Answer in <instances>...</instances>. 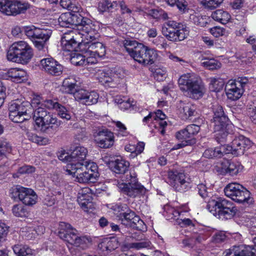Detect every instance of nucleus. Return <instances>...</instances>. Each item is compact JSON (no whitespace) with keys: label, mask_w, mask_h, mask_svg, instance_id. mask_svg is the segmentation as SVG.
<instances>
[{"label":"nucleus","mask_w":256,"mask_h":256,"mask_svg":"<svg viewBox=\"0 0 256 256\" xmlns=\"http://www.w3.org/2000/svg\"><path fill=\"white\" fill-rule=\"evenodd\" d=\"M58 116L66 120H70L71 118V115L70 112L67 110L65 106L60 104L56 109Z\"/></svg>","instance_id":"obj_47"},{"label":"nucleus","mask_w":256,"mask_h":256,"mask_svg":"<svg viewBox=\"0 0 256 256\" xmlns=\"http://www.w3.org/2000/svg\"><path fill=\"white\" fill-rule=\"evenodd\" d=\"M32 114L40 130L49 135L53 136L61 124V122L56 116L42 106L32 110Z\"/></svg>","instance_id":"obj_3"},{"label":"nucleus","mask_w":256,"mask_h":256,"mask_svg":"<svg viewBox=\"0 0 256 256\" xmlns=\"http://www.w3.org/2000/svg\"><path fill=\"white\" fill-rule=\"evenodd\" d=\"M206 208L214 215L218 214L220 218L226 220L232 218L238 211L231 201L221 197L210 199L208 202Z\"/></svg>","instance_id":"obj_6"},{"label":"nucleus","mask_w":256,"mask_h":256,"mask_svg":"<svg viewBox=\"0 0 256 256\" xmlns=\"http://www.w3.org/2000/svg\"><path fill=\"white\" fill-rule=\"evenodd\" d=\"M227 239V236L224 232H216L212 237V242L216 244L224 242Z\"/></svg>","instance_id":"obj_50"},{"label":"nucleus","mask_w":256,"mask_h":256,"mask_svg":"<svg viewBox=\"0 0 256 256\" xmlns=\"http://www.w3.org/2000/svg\"><path fill=\"white\" fill-rule=\"evenodd\" d=\"M252 146V142L248 138L240 136L236 137L231 142L230 146H226L228 154L231 153L236 156L242 155Z\"/></svg>","instance_id":"obj_17"},{"label":"nucleus","mask_w":256,"mask_h":256,"mask_svg":"<svg viewBox=\"0 0 256 256\" xmlns=\"http://www.w3.org/2000/svg\"><path fill=\"white\" fill-rule=\"evenodd\" d=\"M252 102L248 108V114L252 122L256 124V100H254Z\"/></svg>","instance_id":"obj_57"},{"label":"nucleus","mask_w":256,"mask_h":256,"mask_svg":"<svg viewBox=\"0 0 256 256\" xmlns=\"http://www.w3.org/2000/svg\"><path fill=\"white\" fill-rule=\"evenodd\" d=\"M124 46L130 56L144 66L153 64L158 57L157 52L136 40H124Z\"/></svg>","instance_id":"obj_1"},{"label":"nucleus","mask_w":256,"mask_h":256,"mask_svg":"<svg viewBox=\"0 0 256 256\" xmlns=\"http://www.w3.org/2000/svg\"><path fill=\"white\" fill-rule=\"evenodd\" d=\"M82 26H80L78 34L80 35V38L84 42L86 40H94L99 37L98 31L100 26L97 22H93L90 20L85 19Z\"/></svg>","instance_id":"obj_16"},{"label":"nucleus","mask_w":256,"mask_h":256,"mask_svg":"<svg viewBox=\"0 0 256 256\" xmlns=\"http://www.w3.org/2000/svg\"><path fill=\"white\" fill-rule=\"evenodd\" d=\"M85 19H88V18L82 16L79 14H72V26H76L78 27L77 30H78L80 26H82L84 23V22L86 21Z\"/></svg>","instance_id":"obj_45"},{"label":"nucleus","mask_w":256,"mask_h":256,"mask_svg":"<svg viewBox=\"0 0 256 256\" xmlns=\"http://www.w3.org/2000/svg\"><path fill=\"white\" fill-rule=\"evenodd\" d=\"M86 97L84 104L90 106L95 104L98 102L99 95L94 91L88 92Z\"/></svg>","instance_id":"obj_44"},{"label":"nucleus","mask_w":256,"mask_h":256,"mask_svg":"<svg viewBox=\"0 0 256 256\" xmlns=\"http://www.w3.org/2000/svg\"><path fill=\"white\" fill-rule=\"evenodd\" d=\"M174 6H176L180 11L185 12L188 10V3L186 0H176Z\"/></svg>","instance_id":"obj_64"},{"label":"nucleus","mask_w":256,"mask_h":256,"mask_svg":"<svg viewBox=\"0 0 256 256\" xmlns=\"http://www.w3.org/2000/svg\"><path fill=\"white\" fill-rule=\"evenodd\" d=\"M107 158H104L106 163L108 164L112 171L118 174H124L128 170L130 164L122 158H118L114 160H107Z\"/></svg>","instance_id":"obj_26"},{"label":"nucleus","mask_w":256,"mask_h":256,"mask_svg":"<svg viewBox=\"0 0 256 256\" xmlns=\"http://www.w3.org/2000/svg\"><path fill=\"white\" fill-rule=\"evenodd\" d=\"M67 164L64 170L67 174L76 176L80 183L94 182L98 176L97 164L91 162L84 164Z\"/></svg>","instance_id":"obj_2"},{"label":"nucleus","mask_w":256,"mask_h":256,"mask_svg":"<svg viewBox=\"0 0 256 256\" xmlns=\"http://www.w3.org/2000/svg\"><path fill=\"white\" fill-rule=\"evenodd\" d=\"M101 244L103 248V250H106L108 251H112L118 247V243L116 240L111 239L106 242H103Z\"/></svg>","instance_id":"obj_49"},{"label":"nucleus","mask_w":256,"mask_h":256,"mask_svg":"<svg viewBox=\"0 0 256 256\" xmlns=\"http://www.w3.org/2000/svg\"><path fill=\"white\" fill-rule=\"evenodd\" d=\"M32 110L28 102L16 100L11 102L8 106L9 118L14 122H22L31 117Z\"/></svg>","instance_id":"obj_8"},{"label":"nucleus","mask_w":256,"mask_h":256,"mask_svg":"<svg viewBox=\"0 0 256 256\" xmlns=\"http://www.w3.org/2000/svg\"><path fill=\"white\" fill-rule=\"evenodd\" d=\"M7 75L12 82L16 83H20L27 79L26 72L20 68H11L8 72Z\"/></svg>","instance_id":"obj_27"},{"label":"nucleus","mask_w":256,"mask_h":256,"mask_svg":"<svg viewBox=\"0 0 256 256\" xmlns=\"http://www.w3.org/2000/svg\"><path fill=\"white\" fill-rule=\"evenodd\" d=\"M243 168L239 162L230 161L227 174L231 176H236L242 171Z\"/></svg>","instance_id":"obj_36"},{"label":"nucleus","mask_w":256,"mask_h":256,"mask_svg":"<svg viewBox=\"0 0 256 256\" xmlns=\"http://www.w3.org/2000/svg\"><path fill=\"white\" fill-rule=\"evenodd\" d=\"M12 249L18 256H34L32 250L26 246L15 244Z\"/></svg>","instance_id":"obj_33"},{"label":"nucleus","mask_w":256,"mask_h":256,"mask_svg":"<svg viewBox=\"0 0 256 256\" xmlns=\"http://www.w3.org/2000/svg\"><path fill=\"white\" fill-rule=\"evenodd\" d=\"M120 78V77L118 74L111 71L102 84L106 86L114 88L119 84Z\"/></svg>","instance_id":"obj_34"},{"label":"nucleus","mask_w":256,"mask_h":256,"mask_svg":"<svg viewBox=\"0 0 256 256\" xmlns=\"http://www.w3.org/2000/svg\"><path fill=\"white\" fill-rule=\"evenodd\" d=\"M162 32L168 40L172 42L182 41L187 38L188 34L186 26L180 22L170 20L164 24Z\"/></svg>","instance_id":"obj_10"},{"label":"nucleus","mask_w":256,"mask_h":256,"mask_svg":"<svg viewBox=\"0 0 256 256\" xmlns=\"http://www.w3.org/2000/svg\"><path fill=\"white\" fill-rule=\"evenodd\" d=\"M110 72L111 71L106 69L98 70L96 75L97 78L98 80L102 84L106 80V78H107L108 76L110 75Z\"/></svg>","instance_id":"obj_56"},{"label":"nucleus","mask_w":256,"mask_h":256,"mask_svg":"<svg viewBox=\"0 0 256 256\" xmlns=\"http://www.w3.org/2000/svg\"><path fill=\"white\" fill-rule=\"evenodd\" d=\"M113 133L107 130L98 132L95 136V141L98 146L104 148H109L114 142Z\"/></svg>","instance_id":"obj_24"},{"label":"nucleus","mask_w":256,"mask_h":256,"mask_svg":"<svg viewBox=\"0 0 256 256\" xmlns=\"http://www.w3.org/2000/svg\"><path fill=\"white\" fill-rule=\"evenodd\" d=\"M224 256H256V249L244 245L234 246L224 252Z\"/></svg>","instance_id":"obj_23"},{"label":"nucleus","mask_w":256,"mask_h":256,"mask_svg":"<svg viewBox=\"0 0 256 256\" xmlns=\"http://www.w3.org/2000/svg\"><path fill=\"white\" fill-rule=\"evenodd\" d=\"M61 46L64 51H76L79 47L82 52L84 40L80 38V35L76 30H70L64 34L61 39Z\"/></svg>","instance_id":"obj_13"},{"label":"nucleus","mask_w":256,"mask_h":256,"mask_svg":"<svg viewBox=\"0 0 256 256\" xmlns=\"http://www.w3.org/2000/svg\"><path fill=\"white\" fill-rule=\"evenodd\" d=\"M28 137L29 140L32 142L42 146L46 145L50 143V141L48 138L38 136L35 134H30Z\"/></svg>","instance_id":"obj_40"},{"label":"nucleus","mask_w":256,"mask_h":256,"mask_svg":"<svg viewBox=\"0 0 256 256\" xmlns=\"http://www.w3.org/2000/svg\"><path fill=\"white\" fill-rule=\"evenodd\" d=\"M38 28L32 26V27H26L25 28V34L30 38H34L35 40L36 34H38L37 32Z\"/></svg>","instance_id":"obj_60"},{"label":"nucleus","mask_w":256,"mask_h":256,"mask_svg":"<svg viewBox=\"0 0 256 256\" xmlns=\"http://www.w3.org/2000/svg\"><path fill=\"white\" fill-rule=\"evenodd\" d=\"M225 195L237 203L252 204L254 200L251 194L246 188L238 183H230L224 189Z\"/></svg>","instance_id":"obj_11"},{"label":"nucleus","mask_w":256,"mask_h":256,"mask_svg":"<svg viewBox=\"0 0 256 256\" xmlns=\"http://www.w3.org/2000/svg\"><path fill=\"white\" fill-rule=\"evenodd\" d=\"M202 60H204L202 63V66L209 70H217L221 67L220 62L214 58L208 59L204 58Z\"/></svg>","instance_id":"obj_39"},{"label":"nucleus","mask_w":256,"mask_h":256,"mask_svg":"<svg viewBox=\"0 0 256 256\" xmlns=\"http://www.w3.org/2000/svg\"><path fill=\"white\" fill-rule=\"evenodd\" d=\"M34 56L32 47L24 41L14 42L9 48L7 58L10 61L23 64H28Z\"/></svg>","instance_id":"obj_5"},{"label":"nucleus","mask_w":256,"mask_h":256,"mask_svg":"<svg viewBox=\"0 0 256 256\" xmlns=\"http://www.w3.org/2000/svg\"><path fill=\"white\" fill-rule=\"evenodd\" d=\"M86 56L80 54L74 53L70 58V62L72 64L77 66L86 64Z\"/></svg>","instance_id":"obj_42"},{"label":"nucleus","mask_w":256,"mask_h":256,"mask_svg":"<svg viewBox=\"0 0 256 256\" xmlns=\"http://www.w3.org/2000/svg\"><path fill=\"white\" fill-rule=\"evenodd\" d=\"M224 0H202V4L205 7L210 9H214L217 8Z\"/></svg>","instance_id":"obj_54"},{"label":"nucleus","mask_w":256,"mask_h":256,"mask_svg":"<svg viewBox=\"0 0 256 256\" xmlns=\"http://www.w3.org/2000/svg\"><path fill=\"white\" fill-rule=\"evenodd\" d=\"M117 6V1H114L112 2L108 0H103L102 2L98 4V10L100 11L104 12L116 8Z\"/></svg>","instance_id":"obj_37"},{"label":"nucleus","mask_w":256,"mask_h":256,"mask_svg":"<svg viewBox=\"0 0 256 256\" xmlns=\"http://www.w3.org/2000/svg\"><path fill=\"white\" fill-rule=\"evenodd\" d=\"M196 190L198 192L199 195L203 198H206L208 196V188L206 186L205 182L204 183L202 182L198 184Z\"/></svg>","instance_id":"obj_55"},{"label":"nucleus","mask_w":256,"mask_h":256,"mask_svg":"<svg viewBox=\"0 0 256 256\" xmlns=\"http://www.w3.org/2000/svg\"><path fill=\"white\" fill-rule=\"evenodd\" d=\"M196 107L190 103L184 104L180 110L182 117L184 120H186L196 114Z\"/></svg>","instance_id":"obj_31"},{"label":"nucleus","mask_w":256,"mask_h":256,"mask_svg":"<svg viewBox=\"0 0 256 256\" xmlns=\"http://www.w3.org/2000/svg\"><path fill=\"white\" fill-rule=\"evenodd\" d=\"M30 4L16 0H0V12L6 15L16 16L24 13Z\"/></svg>","instance_id":"obj_15"},{"label":"nucleus","mask_w":256,"mask_h":256,"mask_svg":"<svg viewBox=\"0 0 256 256\" xmlns=\"http://www.w3.org/2000/svg\"><path fill=\"white\" fill-rule=\"evenodd\" d=\"M88 150L84 146H78L75 148L70 154H62L60 156L59 158L62 160H66L68 162L67 164H84L85 158L87 155Z\"/></svg>","instance_id":"obj_19"},{"label":"nucleus","mask_w":256,"mask_h":256,"mask_svg":"<svg viewBox=\"0 0 256 256\" xmlns=\"http://www.w3.org/2000/svg\"><path fill=\"white\" fill-rule=\"evenodd\" d=\"M90 190V188H86L82 190V192H78V202L83 210L86 208L87 202L92 201V197L88 194Z\"/></svg>","instance_id":"obj_32"},{"label":"nucleus","mask_w":256,"mask_h":256,"mask_svg":"<svg viewBox=\"0 0 256 256\" xmlns=\"http://www.w3.org/2000/svg\"><path fill=\"white\" fill-rule=\"evenodd\" d=\"M37 32L38 34H36L35 40H48L51 35L52 32L50 30H42L38 28Z\"/></svg>","instance_id":"obj_48"},{"label":"nucleus","mask_w":256,"mask_h":256,"mask_svg":"<svg viewBox=\"0 0 256 256\" xmlns=\"http://www.w3.org/2000/svg\"><path fill=\"white\" fill-rule=\"evenodd\" d=\"M76 80L74 76L66 78L62 82L61 90L67 94H74L76 91Z\"/></svg>","instance_id":"obj_28"},{"label":"nucleus","mask_w":256,"mask_h":256,"mask_svg":"<svg viewBox=\"0 0 256 256\" xmlns=\"http://www.w3.org/2000/svg\"><path fill=\"white\" fill-rule=\"evenodd\" d=\"M126 183L120 184L122 192L132 198L140 197L146 192V188L138 182L136 174L134 172H130L126 176Z\"/></svg>","instance_id":"obj_12"},{"label":"nucleus","mask_w":256,"mask_h":256,"mask_svg":"<svg viewBox=\"0 0 256 256\" xmlns=\"http://www.w3.org/2000/svg\"><path fill=\"white\" fill-rule=\"evenodd\" d=\"M230 161L227 160H223L220 164L219 166H217V171L222 175H226L228 174V166Z\"/></svg>","instance_id":"obj_51"},{"label":"nucleus","mask_w":256,"mask_h":256,"mask_svg":"<svg viewBox=\"0 0 256 256\" xmlns=\"http://www.w3.org/2000/svg\"><path fill=\"white\" fill-rule=\"evenodd\" d=\"M58 106H60V104L58 102L52 100H46L41 104L42 107L44 106L48 109H54L55 110H56Z\"/></svg>","instance_id":"obj_61"},{"label":"nucleus","mask_w":256,"mask_h":256,"mask_svg":"<svg viewBox=\"0 0 256 256\" xmlns=\"http://www.w3.org/2000/svg\"><path fill=\"white\" fill-rule=\"evenodd\" d=\"M58 236L68 244L83 249L88 248L91 242L90 238L86 236H79L76 228L64 222H60L59 224Z\"/></svg>","instance_id":"obj_4"},{"label":"nucleus","mask_w":256,"mask_h":256,"mask_svg":"<svg viewBox=\"0 0 256 256\" xmlns=\"http://www.w3.org/2000/svg\"><path fill=\"white\" fill-rule=\"evenodd\" d=\"M120 218L122 223L126 226L140 231L146 229V226L144 222L139 216L136 215L134 212L130 210L120 213Z\"/></svg>","instance_id":"obj_18"},{"label":"nucleus","mask_w":256,"mask_h":256,"mask_svg":"<svg viewBox=\"0 0 256 256\" xmlns=\"http://www.w3.org/2000/svg\"><path fill=\"white\" fill-rule=\"evenodd\" d=\"M152 247V243L148 240H144V241L130 244V248L136 250H140L142 248H151Z\"/></svg>","instance_id":"obj_43"},{"label":"nucleus","mask_w":256,"mask_h":256,"mask_svg":"<svg viewBox=\"0 0 256 256\" xmlns=\"http://www.w3.org/2000/svg\"><path fill=\"white\" fill-rule=\"evenodd\" d=\"M210 32L214 37L218 38L224 34L225 29L219 26H216L212 28L210 30Z\"/></svg>","instance_id":"obj_63"},{"label":"nucleus","mask_w":256,"mask_h":256,"mask_svg":"<svg viewBox=\"0 0 256 256\" xmlns=\"http://www.w3.org/2000/svg\"><path fill=\"white\" fill-rule=\"evenodd\" d=\"M10 191L12 198L14 200L18 198L26 206H32L37 202L38 196L34 190L31 188L16 186L12 188Z\"/></svg>","instance_id":"obj_14"},{"label":"nucleus","mask_w":256,"mask_h":256,"mask_svg":"<svg viewBox=\"0 0 256 256\" xmlns=\"http://www.w3.org/2000/svg\"><path fill=\"white\" fill-rule=\"evenodd\" d=\"M154 76L156 80L160 82L162 81L167 76L166 68H156L154 72Z\"/></svg>","instance_id":"obj_52"},{"label":"nucleus","mask_w":256,"mask_h":256,"mask_svg":"<svg viewBox=\"0 0 256 256\" xmlns=\"http://www.w3.org/2000/svg\"><path fill=\"white\" fill-rule=\"evenodd\" d=\"M228 150H226V146L222 145L219 148L206 149L204 152L203 156L208 158H220L224 154H228Z\"/></svg>","instance_id":"obj_29"},{"label":"nucleus","mask_w":256,"mask_h":256,"mask_svg":"<svg viewBox=\"0 0 256 256\" xmlns=\"http://www.w3.org/2000/svg\"><path fill=\"white\" fill-rule=\"evenodd\" d=\"M213 111L214 116L211 120V124L216 133V139L218 143H224L228 134L226 130L228 118L220 105L214 106Z\"/></svg>","instance_id":"obj_7"},{"label":"nucleus","mask_w":256,"mask_h":256,"mask_svg":"<svg viewBox=\"0 0 256 256\" xmlns=\"http://www.w3.org/2000/svg\"><path fill=\"white\" fill-rule=\"evenodd\" d=\"M190 20L194 24L202 26L204 24V22L202 16H196L194 14H190Z\"/></svg>","instance_id":"obj_59"},{"label":"nucleus","mask_w":256,"mask_h":256,"mask_svg":"<svg viewBox=\"0 0 256 256\" xmlns=\"http://www.w3.org/2000/svg\"><path fill=\"white\" fill-rule=\"evenodd\" d=\"M93 40H84L82 52L86 56H92L96 57H102L106 54V48L104 44L98 42H92Z\"/></svg>","instance_id":"obj_22"},{"label":"nucleus","mask_w":256,"mask_h":256,"mask_svg":"<svg viewBox=\"0 0 256 256\" xmlns=\"http://www.w3.org/2000/svg\"><path fill=\"white\" fill-rule=\"evenodd\" d=\"M212 18L215 20L222 24H226L230 18V14L222 10H218L212 14Z\"/></svg>","instance_id":"obj_30"},{"label":"nucleus","mask_w":256,"mask_h":256,"mask_svg":"<svg viewBox=\"0 0 256 256\" xmlns=\"http://www.w3.org/2000/svg\"><path fill=\"white\" fill-rule=\"evenodd\" d=\"M13 214L17 217H26L28 214V211L24 206L21 204H14L12 206Z\"/></svg>","instance_id":"obj_38"},{"label":"nucleus","mask_w":256,"mask_h":256,"mask_svg":"<svg viewBox=\"0 0 256 256\" xmlns=\"http://www.w3.org/2000/svg\"><path fill=\"white\" fill-rule=\"evenodd\" d=\"M178 83L180 89L186 92L192 98L198 100L202 98L204 94V88L202 83L192 78L190 74L182 76L178 80Z\"/></svg>","instance_id":"obj_9"},{"label":"nucleus","mask_w":256,"mask_h":256,"mask_svg":"<svg viewBox=\"0 0 256 256\" xmlns=\"http://www.w3.org/2000/svg\"><path fill=\"white\" fill-rule=\"evenodd\" d=\"M224 85L223 79L211 78L210 84V89L212 92H218L222 90Z\"/></svg>","instance_id":"obj_35"},{"label":"nucleus","mask_w":256,"mask_h":256,"mask_svg":"<svg viewBox=\"0 0 256 256\" xmlns=\"http://www.w3.org/2000/svg\"><path fill=\"white\" fill-rule=\"evenodd\" d=\"M73 94L76 100L84 104L86 98H87V94H88V91L83 89H80L76 90Z\"/></svg>","instance_id":"obj_46"},{"label":"nucleus","mask_w":256,"mask_h":256,"mask_svg":"<svg viewBox=\"0 0 256 256\" xmlns=\"http://www.w3.org/2000/svg\"><path fill=\"white\" fill-rule=\"evenodd\" d=\"M72 13H63L58 18V22L62 26L69 27L70 26H72Z\"/></svg>","instance_id":"obj_41"},{"label":"nucleus","mask_w":256,"mask_h":256,"mask_svg":"<svg viewBox=\"0 0 256 256\" xmlns=\"http://www.w3.org/2000/svg\"><path fill=\"white\" fill-rule=\"evenodd\" d=\"M8 232V228L4 223H0V245L5 240Z\"/></svg>","instance_id":"obj_58"},{"label":"nucleus","mask_w":256,"mask_h":256,"mask_svg":"<svg viewBox=\"0 0 256 256\" xmlns=\"http://www.w3.org/2000/svg\"><path fill=\"white\" fill-rule=\"evenodd\" d=\"M168 176L170 184L176 191L183 192L189 188V182L186 180V176L184 172L176 170H170L168 172Z\"/></svg>","instance_id":"obj_20"},{"label":"nucleus","mask_w":256,"mask_h":256,"mask_svg":"<svg viewBox=\"0 0 256 256\" xmlns=\"http://www.w3.org/2000/svg\"><path fill=\"white\" fill-rule=\"evenodd\" d=\"M176 136L177 139L183 141L190 139H194V138H192V136L191 134L188 133L186 128L178 132L176 134Z\"/></svg>","instance_id":"obj_53"},{"label":"nucleus","mask_w":256,"mask_h":256,"mask_svg":"<svg viewBox=\"0 0 256 256\" xmlns=\"http://www.w3.org/2000/svg\"><path fill=\"white\" fill-rule=\"evenodd\" d=\"M225 88L228 98L232 100L240 98L244 91V88H241L240 84L236 82L234 80H230L226 84Z\"/></svg>","instance_id":"obj_25"},{"label":"nucleus","mask_w":256,"mask_h":256,"mask_svg":"<svg viewBox=\"0 0 256 256\" xmlns=\"http://www.w3.org/2000/svg\"><path fill=\"white\" fill-rule=\"evenodd\" d=\"M40 66L45 72L56 76H60L64 69L63 66L52 57L41 60Z\"/></svg>","instance_id":"obj_21"},{"label":"nucleus","mask_w":256,"mask_h":256,"mask_svg":"<svg viewBox=\"0 0 256 256\" xmlns=\"http://www.w3.org/2000/svg\"><path fill=\"white\" fill-rule=\"evenodd\" d=\"M196 144V139H190L188 140H186L185 141H182L181 143L178 144L174 146L172 148L173 150H178L186 146H192Z\"/></svg>","instance_id":"obj_62"}]
</instances>
